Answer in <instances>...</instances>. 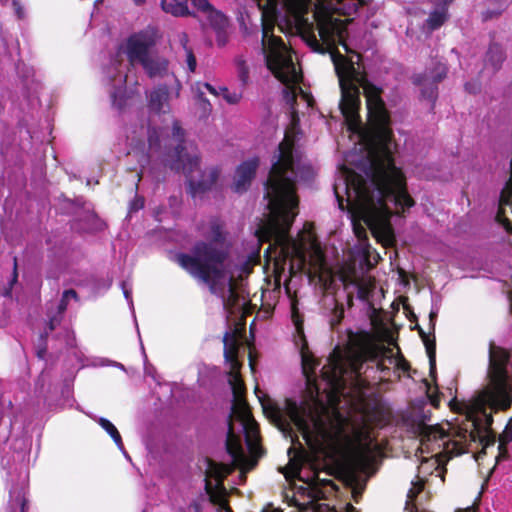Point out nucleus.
Here are the masks:
<instances>
[{
    "label": "nucleus",
    "instance_id": "f257e3e1",
    "mask_svg": "<svg viewBox=\"0 0 512 512\" xmlns=\"http://www.w3.org/2000/svg\"><path fill=\"white\" fill-rule=\"evenodd\" d=\"M295 326L298 334L295 343L299 347L307 397L300 403L286 400L285 412L290 422L285 423L282 410L270 399H264V395L261 396L256 389L263 412L283 432L291 434L293 424L315 454L332 458L339 456L342 450L364 464L376 447L371 426L363 415L356 421L345 418L339 412V396L344 393L347 382L360 384L359 377L367 360L376 361L382 369L385 359L399 366V358L392 354L386 356L387 349L371 343L350 347L344 353L335 349L318 378V361L308 348L303 327L298 320H295Z\"/></svg>",
    "mask_w": 512,
    "mask_h": 512
},
{
    "label": "nucleus",
    "instance_id": "f03ea898",
    "mask_svg": "<svg viewBox=\"0 0 512 512\" xmlns=\"http://www.w3.org/2000/svg\"><path fill=\"white\" fill-rule=\"evenodd\" d=\"M209 242H197L192 254L180 253L177 263L192 276L209 284L212 293L217 295L225 310L233 314L241 312L246 301L237 290L236 278L251 271L248 262L234 265L228 257V245L220 224L216 220L210 223V229L204 232Z\"/></svg>",
    "mask_w": 512,
    "mask_h": 512
},
{
    "label": "nucleus",
    "instance_id": "7ed1b4c3",
    "mask_svg": "<svg viewBox=\"0 0 512 512\" xmlns=\"http://www.w3.org/2000/svg\"><path fill=\"white\" fill-rule=\"evenodd\" d=\"M159 38L158 30L148 26L130 34L117 46L105 68V80L111 86L110 97L112 106L118 110L124 109L132 101V95L127 94L126 83L128 72L140 65L150 78L170 76L171 91L178 97L181 83L173 73L168 72V61L154 53L153 49Z\"/></svg>",
    "mask_w": 512,
    "mask_h": 512
},
{
    "label": "nucleus",
    "instance_id": "20e7f679",
    "mask_svg": "<svg viewBox=\"0 0 512 512\" xmlns=\"http://www.w3.org/2000/svg\"><path fill=\"white\" fill-rule=\"evenodd\" d=\"M223 342L224 356L230 366L228 382L233 394L226 449L234 464L250 470L261 453L258 425L244 399L245 387L238 373L241 364L238 360L239 341L236 333L226 332Z\"/></svg>",
    "mask_w": 512,
    "mask_h": 512
},
{
    "label": "nucleus",
    "instance_id": "39448f33",
    "mask_svg": "<svg viewBox=\"0 0 512 512\" xmlns=\"http://www.w3.org/2000/svg\"><path fill=\"white\" fill-rule=\"evenodd\" d=\"M149 158L162 153L164 162L177 171H182L187 179L189 192L192 197L210 190L216 183L220 171L211 167L204 171L199 169V152L193 143L184 141V132L177 122L173 121L172 134L169 135L167 127L159 129L149 127L147 130Z\"/></svg>",
    "mask_w": 512,
    "mask_h": 512
},
{
    "label": "nucleus",
    "instance_id": "423d86ee",
    "mask_svg": "<svg viewBox=\"0 0 512 512\" xmlns=\"http://www.w3.org/2000/svg\"><path fill=\"white\" fill-rule=\"evenodd\" d=\"M259 161L257 158H253L243 162L238 166L235 172V178L233 183V190L237 193H241L247 190L253 179Z\"/></svg>",
    "mask_w": 512,
    "mask_h": 512
},
{
    "label": "nucleus",
    "instance_id": "0eeeda50",
    "mask_svg": "<svg viewBox=\"0 0 512 512\" xmlns=\"http://www.w3.org/2000/svg\"><path fill=\"white\" fill-rule=\"evenodd\" d=\"M169 90L166 85L154 88L148 95V107L151 113L161 115L170 114Z\"/></svg>",
    "mask_w": 512,
    "mask_h": 512
},
{
    "label": "nucleus",
    "instance_id": "6e6552de",
    "mask_svg": "<svg viewBox=\"0 0 512 512\" xmlns=\"http://www.w3.org/2000/svg\"><path fill=\"white\" fill-rule=\"evenodd\" d=\"M446 73V65L438 62L432 70L426 72L424 75H417L415 77V83L422 86H431L429 93L427 90H423L422 93L432 98L434 96L433 86L440 82L446 76Z\"/></svg>",
    "mask_w": 512,
    "mask_h": 512
},
{
    "label": "nucleus",
    "instance_id": "1a4fd4ad",
    "mask_svg": "<svg viewBox=\"0 0 512 512\" xmlns=\"http://www.w3.org/2000/svg\"><path fill=\"white\" fill-rule=\"evenodd\" d=\"M27 472L21 475L20 483L10 490V499L8 503V512H25L26 497L25 490L27 486Z\"/></svg>",
    "mask_w": 512,
    "mask_h": 512
},
{
    "label": "nucleus",
    "instance_id": "9d476101",
    "mask_svg": "<svg viewBox=\"0 0 512 512\" xmlns=\"http://www.w3.org/2000/svg\"><path fill=\"white\" fill-rule=\"evenodd\" d=\"M194 7L202 12L211 26L217 30H222L227 25L226 17L219 11L213 9L208 0H191Z\"/></svg>",
    "mask_w": 512,
    "mask_h": 512
},
{
    "label": "nucleus",
    "instance_id": "9b49d317",
    "mask_svg": "<svg viewBox=\"0 0 512 512\" xmlns=\"http://www.w3.org/2000/svg\"><path fill=\"white\" fill-rule=\"evenodd\" d=\"M453 0H431L434 4V9L426 20V25L429 30L438 29L447 19V7Z\"/></svg>",
    "mask_w": 512,
    "mask_h": 512
},
{
    "label": "nucleus",
    "instance_id": "f8f14e48",
    "mask_svg": "<svg viewBox=\"0 0 512 512\" xmlns=\"http://www.w3.org/2000/svg\"><path fill=\"white\" fill-rule=\"evenodd\" d=\"M71 300L78 301V295L77 293L72 290H66L63 292L62 298L60 303L58 304V311L57 315L51 316L49 320V330L52 331L55 329L57 325H59L61 321V315L64 313V311L67 309V306Z\"/></svg>",
    "mask_w": 512,
    "mask_h": 512
},
{
    "label": "nucleus",
    "instance_id": "ddd939ff",
    "mask_svg": "<svg viewBox=\"0 0 512 512\" xmlns=\"http://www.w3.org/2000/svg\"><path fill=\"white\" fill-rule=\"evenodd\" d=\"M187 0H161V7L164 12L169 13L175 17H184L192 15L186 4Z\"/></svg>",
    "mask_w": 512,
    "mask_h": 512
},
{
    "label": "nucleus",
    "instance_id": "4468645a",
    "mask_svg": "<svg viewBox=\"0 0 512 512\" xmlns=\"http://www.w3.org/2000/svg\"><path fill=\"white\" fill-rule=\"evenodd\" d=\"M88 416L92 418L94 421H96L101 426V428L104 429L111 436V438L113 439V441L120 450L124 449L121 435L112 422H110L108 419L104 417H98L92 414H88Z\"/></svg>",
    "mask_w": 512,
    "mask_h": 512
},
{
    "label": "nucleus",
    "instance_id": "2eb2a0df",
    "mask_svg": "<svg viewBox=\"0 0 512 512\" xmlns=\"http://www.w3.org/2000/svg\"><path fill=\"white\" fill-rule=\"evenodd\" d=\"M203 87H204V89H206L207 91H209L211 94H213L215 96H222L226 100V102L229 104H237L242 98L241 92L230 91L226 87H220L217 90L216 88L212 87L208 83H203Z\"/></svg>",
    "mask_w": 512,
    "mask_h": 512
},
{
    "label": "nucleus",
    "instance_id": "dca6fc26",
    "mask_svg": "<svg viewBox=\"0 0 512 512\" xmlns=\"http://www.w3.org/2000/svg\"><path fill=\"white\" fill-rule=\"evenodd\" d=\"M504 60L502 49L497 44H492L487 53V61L494 70L498 69Z\"/></svg>",
    "mask_w": 512,
    "mask_h": 512
},
{
    "label": "nucleus",
    "instance_id": "f3484780",
    "mask_svg": "<svg viewBox=\"0 0 512 512\" xmlns=\"http://www.w3.org/2000/svg\"><path fill=\"white\" fill-rule=\"evenodd\" d=\"M424 342H425L427 354L429 357L430 369H431V373H432L435 369V350H436L435 342L430 341L428 339H425Z\"/></svg>",
    "mask_w": 512,
    "mask_h": 512
},
{
    "label": "nucleus",
    "instance_id": "a211bd4d",
    "mask_svg": "<svg viewBox=\"0 0 512 512\" xmlns=\"http://www.w3.org/2000/svg\"><path fill=\"white\" fill-rule=\"evenodd\" d=\"M202 88H204L203 84L197 83L194 89H196V91L198 93L199 104L204 111V115H206L211 110V104L206 99H204L202 97V95H203V91L201 90Z\"/></svg>",
    "mask_w": 512,
    "mask_h": 512
},
{
    "label": "nucleus",
    "instance_id": "6ab92c4d",
    "mask_svg": "<svg viewBox=\"0 0 512 512\" xmlns=\"http://www.w3.org/2000/svg\"><path fill=\"white\" fill-rule=\"evenodd\" d=\"M238 76L243 85L249 81V71L244 62L238 63Z\"/></svg>",
    "mask_w": 512,
    "mask_h": 512
},
{
    "label": "nucleus",
    "instance_id": "aec40b11",
    "mask_svg": "<svg viewBox=\"0 0 512 512\" xmlns=\"http://www.w3.org/2000/svg\"><path fill=\"white\" fill-rule=\"evenodd\" d=\"M121 288L124 294L125 299L127 300L132 312L134 313L133 301H132V288L127 282L121 283Z\"/></svg>",
    "mask_w": 512,
    "mask_h": 512
},
{
    "label": "nucleus",
    "instance_id": "412c9836",
    "mask_svg": "<svg viewBox=\"0 0 512 512\" xmlns=\"http://www.w3.org/2000/svg\"><path fill=\"white\" fill-rule=\"evenodd\" d=\"M186 63L190 72H194L196 69V59L191 49H186Z\"/></svg>",
    "mask_w": 512,
    "mask_h": 512
},
{
    "label": "nucleus",
    "instance_id": "4be33fe9",
    "mask_svg": "<svg viewBox=\"0 0 512 512\" xmlns=\"http://www.w3.org/2000/svg\"><path fill=\"white\" fill-rule=\"evenodd\" d=\"M501 440L503 442H510L512 440V419L506 425L502 435Z\"/></svg>",
    "mask_w": 512,
    "mask_h": 512
},
{
    "label": "nucleus",
    "instance_id": "5701e85b",
    "mask_svg": "<svg viewBox=\"0 0 512 512\" xmlns=\"http://www.w3.org/2000/svg\"><path fill=\"white\" fill-rule=\"evenodd\" d=\"M294 473H295V475H296V476H297L301 481H303V482L307 483L308 485H311V486H312V485H314V484H315V482H316V477H317V475H316V474H314V476H313V477H311V478H310V477L305 478V477L302 475V473H303V470H302V469H297V470H295V472H294Z\"/></svg>",
    "mask_w": 512,
    "mask_h": 512
},
{
    "label": "nucleus",
    "instance_id": "b1692460",
    "mask_svg": "<svg viewBox=\"0 0 512 512\" xmlns=\"http://www.w3.org/2000/svg\"><path fill=\"white\" fill-rule=\"evenodd\" d=\"M144 207V199L136 197L130 204V212L138 211Z\"/></svg>",
    "mask_w": 512,
    "mask_h": 512
},
{
    "label": "nucleus",
    "instance_id": "393cba45",
    "mask_svg": "<svg viewBox=\"0 0 512 512\" xmlns=\"http://www.w3.org/2000/svg\"><path fill=\"white\" fill-rule=\"evenodd\" d=\"M133 134H136V131L133 132ZM145 135L144 127H141L139 135H128L127 138L131 141V145L134 141H141L142 137Z\"/></svg>",
    "mask_w": 512,
    "mask_h": 512
},
{
    "label": "nucleus",
    "instance_id": "a878e982",
    "mask_svg": "<svg viewBox=\"0 0 512 512\" xmlns=\"http://www.w3.org/2000/svg\"><path fill=\"white\" fill-rule=\"evenodd\" d=\"M17 280V259H13V273H12V279L10 281V285L14 284Z\"/></svg>",
    "mask_w": 512,
    "mask_h": 512
},
{
    "label": "nucleus",
    "instance_id": "bb28decb",
    "mask_svg": "<svg viewBox=\"0 0 512 512\" xmlns=\"http://www.w3.org/2000/svg\"><path fill=\"white\" fill-rule=\"evenodd\" d=\"M180 43H181V45L183 46V48H184V50H185V51H186V49H189V48L187 47V43H188V36H187V34L182 33V34L180 35Z\"/></svg>",
    "mask_w": 512,
    "mask_h": 512
},
{
    "label": "nucleus",
    "instance_id": "cd10ccee",
    "mask_svg": "<svg viewBox=\"0 0 512 512\" xmlns=\"http://www.w3.org/2000/svg\"><path fill=\"white\" fill-rule=\"evenodd\" d=\"M13 5H14L15 7H17V8H16L17 15H18V17H20V18H21L23 15H22V10L18 7V3H17L16 1H14V2H13Z\"/></svg>",
    "mask_w": 512,
    "mask_h": 512
},
{
    "label": "nucleus",
    "instance_id": "c85d7f7f",
    "mask_svg": "<svg viewBox=\"0 0 512 512\" xmlns=\"http://www.w3.org/2000/svg\"><path fill=\"white\" fill-rule=\"evenodd\" d=\"M92 218H93V220H95V221H96L95 229H101V228H102V226H103V223H102V222H100L99 220H97L94 216H93Z\"/></svg>",
    "mask_w": 512,
    "mask_h": 512
},
{
    "label": "nucleus",
    "instance_id": "c756f323",
    "mask_svg": "<svg viewBox=\"0 0 512 512\" xmlns=\"http://www.w3.org/2000/svg\"><path fill=\"white\" fill-rule=\"evenodd\" d=\"M457 512H475V510L472 507H467V508H465L463 510H459Z\"/></svg>",
    "mask_w": 512,
    "mask_h": 512
},
{
    "label": "nucleus",
    "instance_id": "7c9ffc66",
    "mask_svg": "<svg viewBox=\"0 0 512 512\" xmlns=\"http://www.w3.org/2000/svg\"><path fill=\"white\" fill-rule=\"evenodd\" d=\"M74 342V335L72 334L71 338L68 339L67 344L72 346Z\"/></svg>",
    "mask_w": 512,
    "mask_h": 512
},
{
    "label": "nucleus",
    "instance_id": "2f4dec72",
    "mask_svg": "<svg viewBox=\"0 0 512 512\" xmlns=\"http://www.w3.org/2000/svg\"><path fill=\"white\" fill-rule=\"evenodd\" d=\"M136 5H141L145 2V0H132Z\"/></svg>",
    "mask_w": 512,
    "mask_h": 512
},
{
    "label": "nucleus",
    "instance_id": "473e14b6",
    "mask_svg": "<svg viewBox=\"0 0 512 512\" xmlns=\"http://www.w3.org/2000/svg\"><path fill=\"white\" fill-rule=\"evenodd\" d=\"M114 366L120 368L121 370H125L124 366L121 363H114Z\"/></svg>",
    "mask_w": 512,
    "mask_h": 512
},
{
    "label": "nucleus",
    "instance_id": "72a5a7b5",
    "mask_svg": "<svg viewBox=\"0 0 512 512\" xmlns=\"http://www.w3.org/2000/svg\"><path fill=\"white\" fill-rule=\"evenodd\" d=\"M44 352H45L44 350H39V351L37 352V353H38V356H39L40 358H42V357L44 356Z\"/></svg>",
    "mask_w": 512,
    "mask_h": 512
},
{
    "label": "nucleus",
    "instance_id": "f704fd0d",
    "mask_svg": "<svg viewBox=\"0 0 512 512\" xmlns=\"http://www.w3.org/2000/svg\"><path fill=\"white\" fill-rule=\"evenodd\" d=\"M258 255H259V249H257V251L255 252L253 257L256 258V257H258Z\"/></svg>",
    "mask_w": 512,
    "mask_h": 512
},
{
    "label": "nucleus",
    "instance_id": "c9c22d12",
    "mask_svg": "<svg viewBox=\"0 0 512 512\" xmlns=\"http://www.w3.org/2000/svg\"><path fill=\"white\" fill-rule=\"evenodd\" d=\"M466 89H467V90H469V91H471V92H475L474 90H471V89L469 88V85H468V84H466Z\"/></svg>",
    "mask_w": 512,
    "mask_h": 512
},
{
    "label": "nucleus",
    "instance_id": "e433bc0d",
    "mask_svg": "<svg viewBox=\"0 0 512 512\" xmlns=\"http://www.w3.org/2000/svg\"><path fill=\"white\" fill-rule=\"evenodd\" d=\"M250 367L252 370L254 369L252 360H250Z\"/></svg>",
    "mask_w": 512,
    "mask_h": 512
},
{
    "label": "nucleus",
    "instance_id": "4c0bfd02",
    "mask_svg": "<svg viewBox=\"0 0 512 512\" xmlns=\"http://www.w3.org/2000/svg\"><path fill=\"white\" fill-rule=\"evenodd\" d=\"M226 512H232L230 508L226 507L225 508Z\"/></svg>",
    "mask_w": 512,
    "mask_h": 512
},
{
    "label": "nucleus",
    "instance_id": "58836bf2",
    "mask_svg": "<svg viewBox=\"0 0 512 512\" xmlns=\"http://www.w3.org/2000/svg\"><path fill=\"white\" fill-rule=\"evenodd\" d=\"M434 316H435V314H434V313H431V314H430V318H431V320L433 319V317H434Z\"/></svg>",
    "mask_w": 512,
    "mask_h": 512
},
{
    "label": "nucleus",
    "instance_id": "ea45409f",
    "mask_svg": "<svg viewBox=\"0 0 512 512\" xmlns=\"http://www.w3.org/2000/svg\"><path fill=\"white\" fill-rule=\"evenodd\" d=\"M101 0H97L96 3L100 2Z\"/></svg>",
    "mask_w": 512,
    "mask_h": 512
}]
</instances>
